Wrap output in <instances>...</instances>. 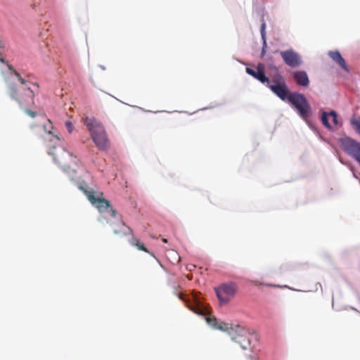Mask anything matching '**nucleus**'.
I'll use <instances>...</instances> for the list:
<instances>
[{
  "label": "nucleus",
  "mask_w": 360,
  "mask_h": 360,
  "mask_svg": "<svg viewBox=\"0 0 360 360\" xmlns=\"http://www.w3.org/2000/svg\"><path fill=\"white\" fill-rule=\"evenodd\" d=\"M25 112L27 115H28L31 117H35L37 115V112L32 111L29 109H26Z\"/></svg>",
  "instance_id": "aec40b11"
},
{
  "label": "nucleus",
  "mask_w": 360,
  "mask_h": 360,
  "mask_svg": "<svg viewBox=\"0 0 360 360\" xmlns=\"http://www.w3.org/2000/svg\"><path fill=\"white\" fill-rule=\"evenodd\" d=\"M330 116V112H323L321 115V122L328 129H331L332 127L328 122V117Z\"/></svg>",
  "instance_id": "dca6fc26"
},
{
  "label": "nucleus",
  "mask_w": 360,
  "mask_h": 360,
  "mask_svg": "<svg viewBox=\"0 0 360 360\" xmlns=\"http://www.w3.org/2000/svg\"><path fill=\"white\" fill-rule=\"evenodd\" d=\"M191 309L193 310L195 313L197 314H202L203 312L202 311H200L198 309H193V308H191L190 307Z\"/></svg>",
  "instance_id": "5701e85b"
},
{
  "label": "nucleus",
  "mask_w": 360,
  "mask_h": 360,
  "mask_svg": "<svg viewBox=\"0 0 360 360\" xmlns=\"http://www.w3.org/2000/svg\"><path fill=\"white\" fill-rule=\"evenodd\" d=\"M246 72L252 76L253 77L257 79L261 82L264 83L268 80V79L266 77L264 70L260 69H252L250 68H246Z\"/></svg>",
  "instance_id": "9b49d317"
},
{
  "label": "nucleus",
  "mask_w": 360,
  "mask_h": 360,
  "mask_svg": "<svg viewBox=\"0 0 360 360\" xmlns=\"http://www.w3.org/2000/svg\"><path fill=\"white\" fill-rule=\"evenodd\" d=\"M352 309L358 312V311L356 309H355L354 308H352Z\"/></svg>",
  "instance_id": "bb28decb"
},
{
  "label": "nucleus",
  "mask_w": 360,
  "mask_h": 360,
  "mask_svg": "<svg viewBox=\"0 0 360 360\" xmlns=\"http://www.w3.org/2000/svg\"><path fill=\"white\" fill-rule=\"evenodd\" d=\"M290 104L297 110L299 115L305 121H307L311 115V108L304 95L295 93L290 98Z\"/></svg>",
  "instance_id": "39448f33"
},
{
  "label": "nucleus",
  "mask_w": 360,
  "mask_h": 360,
  "mask_svg": "<svg viewBox=\"0 0 360 360\" xmlns=\"http://www.w3.org/2000/svg\"><path fill=\"white\" fill-rule=\"evenodd\" d=\"M49 154L65 171L70 168L72 163L77 164V158L64 149L53 147L49 149Z\"/></svg>",
  "instance_id": "20e7f679"
},
{
  "label": "nucleus",
  "mask_w": 360,
  "mask_h": 360,
  "mask_svg": "<svg viewBox=\"0 0 360 360\" xmlns=\"http://www.w3.org/2000/svg\"><path fill=\"white\" fill-rule=\"evenodd\" d=\"M8 68L13 72L14 75L22 84H24L26 83V81L20 76V75L13 69V68L11 65H8Z\"/></svg>",
  "instance_id": "a211bd4d"
},
{
  "label": "nucleus",
  "mask_w": 360,
  "mask_h": 360,
  "mask_svg": "<svg viewBox=\"0 0 360 360\" xmlns=\"http://www.w3.org/2000/svg\"><path fill=\"white\" fill-rule=\"evenodd\" d=\"M350 124L354 130V131L360 136V117H352L350 120Z\"/></svg>",
  "instance_id": "4468645a"
},
{
  "label": "nucleus",
  "mask_w": 360,
  "mask_h": 360,
  "mask_svg": "<svg viewBox=\"0 0 360 360\" xmlns=\"http://www.w3.org/2000/svg\"><path fill=\"white\" fill-rule=\"evenodd\" d=\"M276 95L283 101L290 103V98L294 96L295 93L292 91H274Z\"/></svg>",
  "instance_id": "ddd939ff"
},
{
  "label": "nucleus",
  "mask_w": 360,
  "mask_h": 360,
  "mask_svg": "<svg viewBox=\"0 0 360 360\" xmlns=\"http://www.w3.org/2000/svg\"><path fill=\"white\" fill-rule=\"evenodd\" d=\"M114 233L115 234L121 236H132L131 238L129 240V243L132 246H135L138 250L144 251L147 253L152 255L150 252V251L145 247L144 244L141 243L138 238H135L133 236L132 229L130 227L126 226L124 223H122L120 224V228L119 229H115Z\"/></svg>",
  "instance_id": "0eeeda50"
},
{
  "label": "nucleus",
  "mask_w": 360,
  "mask_h": 360,
  "mask_svg": "<svg viewBox=\"0 0 360 360\" xmlns=\"http://www.w3.org/2000/svg\"><path fill=\"white\" fill-rule=\"evenodd\" d=\"M162 241H163L164 243H167V240L166 238H163V239H162Z\"/></svg>",
  "instance_id": "a878e982"
},
{
  "label": "nucleus",
  "mask_w": 360,
  "mask_h": 360,
  "mask_svg": "<svg viewBox=\"0 0 360 360\" xmlns=\"http://www.w3.org/2000/svg\"><path fill=\"white\" fill-rule=\"evenodd\" d=\"M329 57L335 62L342 70L346 73L349 72V68L347 65L345 59L338 51H330L328 52Z\"/></svg>",
  "instance_id": "1a4fd4ad"
},
{
  "label": "nucleus",
  "mask_w": 360,
  "mask_h": 360,
  "mask_svg": "<svg viewBox=\"0 0 360 360\" xmlns=\"http://www.w3.org/2000/svg\"><path fill=\"white\" fill-rule=\"evenodd\" d=\"M82 190L90 202L95 205L100 212H105L108 210H110L111 215L115 217L116 215V210L112 208L110 202L103 198V193L95 191L93 189L86 190L82 186L79 187Z\"/></svg>",
  "instance_id": "7ed1b4c3"
},
{
  "label": "nucleus",
  "mask_w": 360,
  "mask_h": 360,
  "mask_svg": "<svg viewBox=\"0 0 360 360\" xmlns=\"http://www.w3.org/2000/svg\"><path fill=\"white\" fill-rule=\"evenodd\" d=\"M295 81L302 86H307L309 84V78L304 71H297L293 73Z\"/></svg>",
  "instance_id": "9d476101"
},
{
  "label": "nucleus",
  "mask_w": 360,
  "mask_h": 360,
  "mask_svg": "<svg viewBox=\"0 0 360 360\" xmlns=\"http://www.w3.org/2000/svg\"><path fill=\"white\" fill-rule=\"evenodd\" d=\"M207 322L214 328L222 331L229 330L233 341L239 344L242 349H247L250 345V333L239 325L232 326L231 324L219 321L215 317H207Z\"/></svg>",
  "instance_id": "f257e3e1"
},
{
  "label": "nucleus",
  "mask_w": 360,
  "mask_h": 360,
  "mask_svg": "<svg viewBox=\"0 0 360 360\" xmlns=\"http://www.w3.org/2000/svg\"><path fill=\"white\" fill-rule=\"evenodd\" d=\"M32 86H27V90H31L32 88H39V86L37 83H33V84H32Z\"/></svg>",
  "instance_id": "4be33fe9"
},
{
  "label": "nucleus",
  "mask_w": 360,
  "mask_h": 360,
  "mask_svg": "<svg viewBox=\"0 0 360 360\" xmlns=\"http://www.w3.org/2000/svg\"><path fill=\"white\" fill-rule=\"evenodd\" d=\"M249 358H250V360H257V359L252 356L251 355L249 356Z\"/></svg>",
  "instance_id": "393cba45"
},
{
  "label": "nucleus",
  "mask_w": 360,
  "mask_h": 360,
  "mask_svg": "<svg viewBox=\"0 0 360 360\" xmlns=\"http://www.w3.org/2000/svg\"><path fill=\"white\" fill-rule=\"evenodd\" d=\"M281 56L285 63L290 67L295 68L302 64L300 55L292 49L281 51Z\"/></svg>",
  "instance_id": "6e6552de"
},
{
  "label": "nucleus",
  "mask_w": 360,
  "mask_h": 360,
  "mask_svg": "<svg viewBox=\"0 0 360 360\" xmlns=\"http://www.w3.org/2000/svg\"><path fill=\"white\" fill-rule=\"evenodd\" d=\"M84 122L91 133V139L100 150L109 149L110 143L103 126L94 117L84 118Z\"/></svg>",
  "instance_id": "f03ea898"
},
{
  "label": "nucleus",
  "mask_w": 360,
  "mask_h": 360,
  "mask_svg": "<svg viewBox=\"0 0 360 360\" xmlns=\"http://www.w3.org/2000/svg\"><path fill=\"white\" fill-rule=\"evenodd\" d=\"M183 296H184V295H183V294H180V295H179V299H181V300H184V297H183Z\"/></svg>",
  "instance_id": "b1692460"
},
{
  "label": "nucleus",
  "mask_w": 360,
  "mask_h": 360,
  "mask_svg": "<svg viewBox=\"0 0 360 360\" xmlns=\"http://www.w3.org/2000/svg\"><path fill=\"white\" fill-rule=\"evenodd\" d=\"M237 290L238 286L234 282L222 283L215 288V292L221 304H227L233 298Z\"/></svg>",
  "instance_id": "423d86ee"
},
{
  "label": "nucleus",
  "mask_w": 360,
  "mask_h": 360,
  "mask_svg": "<svg viewBox=\"0 0 360 360\" xmlns=\"http://www.w3.org/2000/svg\"><path fill=\"white\" fill-rule=\"evenodd\" d=\"M65 126H66L69 133H71L72 131V129H73L72 124L70 121H67L65 122Z\"/></svg>",
  "instance_id": "412c9836"
},
{
  "label": "nucleus",
  "mask_w": 360,
  "mask_h": 360,
  "mask_svg": "<svg viewBox=\"0 0 360 360\" xmlns=\"http://www.w3.org/2000/svg\"><path fill=\"white\" fill-rule=\"evenodd\" d=\"M271 90H287L283 79L281 77H279L278 82L276 84L271 86Z\"/></svg>",
  "instance_id": "2eb2a0df"
},
{
  "label": "nucleus",
  "mask_w": 360,
  "mask_h": 360,
  "mask_svg": "<svg viewBox=\"0 0 360 360\" xmlns=\"http://www.w3.org/2000/svg\"><path fill=\"white\" fill-rule=\"evenodd\" d=\"M330 116H331L333 117V122L335 125H338V115L337 113L334 111V110H332L330 112Z\"/></svg>",
  "instance_id": "6ab92c4d"
},
{
  "label": "nucleus",
  "mask_w": 360,
  "mask_h": 360,
  "mask_svg": "<svg viewBox=\"0 0 360 360\" xmlns=\"http://www.w3.org/2000/svg\"><path fill=\"white\" fill-rule=\"evenodd\" d=\"M265 28H266V23L264 22H263L262 24V26H261V29H260L261 37H262V39L263 41L262 53H261L262 56H264V54L266 53V49L267 48Z\"/></svg>",
  "instance_id": "f8f14e48"
},
{
  "label": "nucleus",
  "mask_w": 360,
  "mask_h": 360,
  "mask_svg": "<svg viewBox=\"0 0 360 360\" xmlns=\"http://www.w3.org/2000/svg\"><path fill=\"white\" fill-rule=\"evenodd\" d=\"M47 122H48V124H44L43 126L44 127V130L47 132L48 134H52V129H53V124H52V122L50 120H47Z\"/></svg>",
  "instance_id": "f3484780"
}]
</instances>
